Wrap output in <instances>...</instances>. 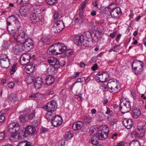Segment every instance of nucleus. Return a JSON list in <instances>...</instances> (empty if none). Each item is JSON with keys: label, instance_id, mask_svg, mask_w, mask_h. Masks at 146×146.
Segmentation results:
<instances>
[{"label": "nucleus", "instance_id": "5", "mask_svg": "<svg viewBox=\"0 0 146 146\" xmlns=\"http://www.w3.org/2000/svg\"><path fill=\"white\" fill-rule=\"evenodd\" d=\"M41 12L40 9H34L30 16V20L32 22L37 23L40 22H41Z\"/></svg>", "mask_w": 146, "mask_h": 146}, {"label": "nucleus", "instance_id": "7", "mask_svg": "<svg viewBox=\"0 0 146 146\" xmlns=\"http://www.w3.org/2000/svg\"><path fill=\"white\" fill-rule=\"evenodd\" d=\"M11 36L17 42L19 43L20 44L24 43V42L28 38L27 35L24 32H22L18 35V32L12 33Z\"/></svg>", "mask_w": 146, "mask_h": 146}, {"label": "nucleus", "instance_id": "12", "mask_svg": "<svg viewBox=\"0 0 146 146\" xmlns=\"http://www.w3.org/2000/svg\"><path fill=\"white\" fill-rule=\"evenodd\" d=\"M20 129V126L18 123L13 122L9 125L8 131L11 133H15L19 131Z\"/></svg>", "mask_w": 146, "mask_h": 146}, {"label": "nucleus", "instance_id": "29", "mask_svg": "<svg viewBox=\"0 0 146 146\" xmlns=\"http://www.w3.org/2000/svg\"><path fill=\"white\" fill-rule=\"evenodd\" d=\"M133 117L134 118H138L141 114V112L140 109H134L133 111Z\"/></svg>", "mask_w": 146, "mask_h": 146}, {"label": "nucleus", "instance_id": "41", "mask_svg": "<svg viewBox=\"0 0 146 146\" xmlns=\"http://www.w3.org/2000/svg\"><path fill=\"white\" fill-rule=\"evenodd\" d=\"M9 43V41H4L3 44L2 45L3 49L7 50L9 48L10 46Z\"/></svg>", "mask_w": 146, "mask_h": 146}, {"label": "nucleus", "instance_id": "17", "mask_svg": "<svg viewBox=\"0 0 146 146\" xmlns=\"http://www.w3.org/2000/svg\"><path fill=\"white\" fill-rule=\"evenodd\" d=\"M122 12L120 7L113 8L111 10L110 15L113 18H117L121 15Z\"/></svg>", "mask_w": 146, "mask_h": 146}, {"label": "nucleus", "instance_id": "16", "mask_svg": "<svg viewBox=\"0 0 146 146\" xmlns=\"http://www.w3.org/2000/svg\"><path fill=\"white\" fill-rule=\"evenodd\" d=\"M74 41L76 44L78 46H81L82 44H86L85 41L84 40V36L81 35H76L74 39Z\"/></svg>", "mask_w": 146, "mask_h": 146}, {"label": "nucleus", "instance_id": "19", "mask_svg": "<svg viewBox=\"0 0 146 146\" xmlns=\"http://www.w3.org/2000/svg\"><path fill=\"white\" fill-rule=\"evenodd\" d=\"M44 80V84L45 85L50 86L54 82L55 79L52 75H48L46 76Z\"/></svg>", "mask_w": 146, "mask_h": 146}, {"label": "nucleus", "instance_id": "3", "mask_svg": "<svg viewBox=\"0 0 146 146\" xmlns=\"http://www.w3.org/2000/svg\"><path fill=\"white\" fill-rule=\"evenodd\" d=\"M117 81L114 79L110 80L106 86L104 87L106 91H109L113 93L117 92L119 90L118 86L117 84Z\"/></svg>", "mask_w": 146, "mask_h": 146}, {"label": "nucleus", "instance_id": "62", "mask_svg": "<svg viewBox=\"0 0 146 146\" xmlns=\"http://www.w3.org/2000/svg\"><path fill=\"white\" fill-rule=\"evenodd\" d=\"M131 94L133 97V99L136 100L137 98V96L135 94L134 92H131Z\"/></svg>", "mask_w": 146, "mask_h": 146}, {"label": "nucleus", "instance_id": "34", "mask_svg": "<svg viewBox=\"0 0 146 146\" xmlns=\"http://www.w3.org/2000/svg\"><path fill=\"white\" fill-rule=\"evenodd\" d=\"M97 74L100 77H104V79H105V80L109 77V75L106 72H98Z\"/></svg>", "mask_w": 146, "mask_h": 146}, {"label": "nucleus", "instance_id": "63", "mask_svg": "<svg viewBox=\"0 0 146 146\" xmlns=\"http://www.w3.org/2000/svg\"><path fill=\"white\" fill-rule=\"evenodd\" d=\"M110 51L113 50L114 51L117 52L118 51V49H117V46H116L113 48L110 49Z\"/></svg>", "mask_w": 146, "mask_h": 146}, {"label": "nucleus", "instance_id": "48", "mask_svg": "<svg viewBox=\"0 0 146 146\" xmlns=\"http://www.w3.org/2000/svg\"><path fill=\"white\" fill-rule=\"evenodd\" d=\"M17 70L16 66L15 64H14L12 66V69L10 71V74L11 75L13 74Z\"/></svg>", "mask_w": 146, "mask_h": 146}, {"label": "nucleus", "instance_id": "38", "mask_svg": "<svg viewBox=\"0 0 146 146\" xmlns=\"http://www.w3.org/2000/svg\"><path fill=\"white\" fill-rule=\"evenodd\" d=\"M62 16L61 15L59 14L58 13L57 11H55L54 13L53 16L54 20H56V21L61 20L60 19Z\"/></svg>", "mask_w": 146, "mask_h": 146}, {"label": "nucleus", "instance_id": "11", "mask_svg": "<svg viewBox=\"0 0 146 146\" xmlns=\"http://www.w3.org/2000/svg\"><path fill=\"white\" fill-rule=\"evenodd\" d=\"M47 52L48 54L50 55L62 54L58 43L54 44V46H50L47 50Z\"/></svg>", "mask_w": 146, "mask_h": 146}, {"label": "nucleus", "instance_id": "27", "mask_svg": "<svg viewBox=\"0 0 146 146\" xmlns=\"http://www.w3.org/2000/svg\"><path fill=\"white\" fill-rule=\"evenodd\" d=\"M18 19L16 17L13 15H12L9 17L7 19V26H9L11 25V23L13 22H15Z\"/></svg>", "mask_w": 146, "mask_h": 146}, {"label": "nucleus", "instance_id": "36", "mask_svg": "<svg viewBox=\"0 0 146 146\" xmlns=\"http://www.w3.org/2000/svg\"><path fill=\"white\" fill-rule=\"evenodd\" d=\"M58 44L61 53H63L67 49L66 46L62 43H58Z\"/></svg>", "mask_w": 146, "mask_h": 146}, {"label": "nucleus", "instance_id": "53", "mask_svg": "<svg viewBox=\"0 0 146 146\" xmlns=\"http://www.w3.org/2000/svg\"><path fill=\"white\" fill-rule=\"evenodd\" d=\"M65 52V53L66 54V55L67 56L72 54L73 53V50L70 49L67 50H66Z\"/></svg>", "mask_w": 146, "mask_h": 146}, {"label": "nucleus", "instance_id": "57", "mask_svg": "<svg viewBox=\"0 0 146 146\" xmlns=\"http://www.w3.org/2000/svg\"><path fill=\"white\" fill-rule=\"evenodd\" d=\"M92 70L95 71L98 68V65L97 64H95L92 67Z\"/></svg>", "mask_w": 146, "mask_h": 146}, {"label": "nucleus", "instance_id": "56", "mask_svg": "<svg viewBox=\"0 0 146 146\" xmlns=\"http://www.w3.org/2000/svg\"><path fill=\"white\" fill-rule=\"evenodd\" d=\"M15 85L14 83L13 82H10L8 84V87L10 88H13Z\"/></svg>", "mask_w": 146, "mask_h": 146}, {"label": "nucleus", "instance_id": "44", "mask_svg": "<svg viewBox=\"0 0 146 146\" xmlns=\"http://www.w3.org/2000/svg\"><path fill=\"white\" fill-rule=\"evenodd\" d=\"M129 146H141L140 142L138 141H133L130 143Z\"/></svg>", "mask_w": 146, "mask_h": 146}, {"label": "nucleus", "instance_id": "60", "mask_svg": "<svg viewBox=\"0 0 146 146\" xmlns=\"http://www.w3.org/2000/svg\"><path fill=\"white\" fill-rule=\"evenodd\" d=\"M121 36V34H119L116 38V40L117 42H118Z\"/></svg>", "mask_w": 146, "mask_h": 146}, {"label": "nucleus", "instance_id": "49", "mask_svg": "<svg viewBox=\"0 0 146 146\" xmlns=\"http://www.w3.org/2000/svg\"><path fill=\"white\" fill-rule=\"evenodd\" d=\"M65 137L66 139L71 138L72 137V135L69 132L66 133L65 134Z\"/></svg>", "mask_w": 146, "mask_h": 146}, {"label": "nucleus", "instance_id": "2", "mask_svg": "<svg viewBox=\"0 0 146 146\" xmlns=\"http://www.w3.org/2000/svg\"><path fill=\"white\" fill-rule=\"evenodd\" d=\"M56 108V103L55 101H54L49 102L47 103V105L44 107L45 110L48 111L46 115V118L48 120H50V116L55 114V111Z\"/></svg>", "mask_w": 146, "mask_h": 146}, {"label": "nucleus", "instance_id": "24", "mask_svg": "<svg viewBox=\"0 0 146 146\" xmlns=\"http://www.w3.org/2000/svg\"><path fill=\"white\" fill-rule=\"evenodd\" d=\"M59 68L50 65L47 70V73L48 75L54 74L56 72L57 70Z\"/></svg>", "mask_w": 146, "mask_h": 146}, {"label": "nucleus", "instance_id": "9", "mask_svg": "<svg viewBox=\"0 0 146 146\" xmlns=\"http://www.w3.org/2000/svg\"><path fill=\"white\" fill-rule=\"evenodd\" d=\"M21 45L23 50L28 51L33 48V42L31 39L28 38Z\"/></svg>", "mask_w": 146, "mask_h": 146}, {"label": "nucleus", "instance_id": "35", "mask_svg": "<svg viewBox=\"0 0 146 146\" xmlns=\"http://www.w3.org/2000/svg\"><path fill=\"white\" fill-rule=\"evenodd\" d=\"M42 42L44 45L49 44L50 43L49 39L47 37H43L42 38L41 42H40V43Z\"/></svg>", "mask_w": 146, "mask_h": 146}, {"label": "nucleus", "instance_id": "22", "mask_svg": "<svg viewBox=\"0 0 146 146\" xmlns=\"http://www.w3.org/2000/svg\"><path fill=\"white\" fill-rule=\"evenodd\" d=\"M122 123L125 127L128 129H130L132 126V120L131 119L125 118L123 119Z\"/></svg>", "mask_w": 146, "mask_h": 146}, {"label": "nucleus", "instance_id": "58", "mask_svg": "<svg viewBox=\"0 0 146 146\" xmlns=\"http://www.w3.org/2000/svg\"><path fill=\"white\" fill-rule=\"evenodd\" d=\"M38 93H36V94H33L29 96V98H35L37 97V95Z\"/></svg>", "mask_w": 146, "mask_h": 146}, {"label": "nucleus", "instance_id": "51", "mask_svg": "<svg viewBox=\"0 0 146 146\" xmlns=\"http://www.w3.org/2000/svg\"><path fill=\"white\" fill-rule=\"evenodd\" d=\"M35 117V112H33L30 114L28 116V118L29 120H32L34 119Z\"/></svg>", "mask_w": 146, "mask_h": 146}, {"label": "nucleus", "instance_id": "30", "mask_svg": "<svg viewBox=\"0 0 146 146\" xmlns=\"http://www.w3.org/2000/svg\"><path fill=\"white\" fill-rule=\"evenodd\" d=\"M35 66L31 64L27 65L26 67V72L28 74L32 73L34 69Z\"/></svg>", "mask_w": 146, "mask_h": 146}, {"label": "nucleus", "instance_id": "25", "mask_svg": "<svg viewBox=\"0 0 146 146\" xmlns=\"http://www.w3.org/2000/svg\"><path fill=\"white\" fill-rule=\"evenodd\" d=\"M139 65H137V66H134V68H132L133 72L136 75L141 74L143 70V67L141 66L140 64Z\"/></svg>", "mask_w": 146, "mask_h": 146}, {"label": "nucleus", "instance_id": "28", "mask_svg": "<svg viewBox=\"0 0 146 146\" xmlns=\"http://www.w3.org/2000/svg\"><path fill=\"white\" fill-rule=\"evenodd\" d=\"M55 25L58 27L59 30L61 31L64 27L63 22L62 20H59L58 21H56L55 22Z\"/></svg>", "mask_w": 146, "mask_h": 146}, {"label": "nucleus", "instance_id": "37", "mask_svg": "<svg viewBox=\"0 0 146 146\" xmlns=\"http://www.w3.org/2000/svg\"><path fill=\"white\" fill-rule=\"evenodd\" d=\"M17 146H33V145L30 142L23 141L20 142Z\"/></svg>", "mask_w": 146, "mask_h": 146}, {"label": "nucleus", "instance_id": "1", "mask_svg": "<svg viewBox=\"0 0 146 146\" xmlns=\"http://www.w3.org/2000/svg\"><path fill=\"white\" fill-rule=\"evenodd\" d=\"M105 127L107 131H105L104 129L98 130L91 138V142L92 144L96 145L98 143V141L99 139L104 140L108 137L109 132L108 127V125H105Z\"/></svg>", "mask_w": 146, "mask_h": 146}, {"label": "nucleus", "instance_id": "18", "mask_svg": "<svg viewBox=\"0 0 146 146\" xmlns=\"http://www.w3.org/2000/svg\"><path fill=\"white\" fill-rule=\"evenodd\" d=\"M48 61L50 66L59 67H60V62L56 58L54 57L49 58Z\"/></svg>", "mask_w": 146, "mask_h": 146}, {"label": "nucleus", "instance_id": "32", "mask_svg": "<svg viewBox=\"0 0 146 146\" xmlns=\"http://www.w3.org/2000/svg\"><path fill=\"white\" fill-rule=\"evenodd\" d=\"M8 99L13 102H15L18 99L17 95L14 93L11 94L9 96Z\"/></svg>", "mask_w": 146, "mask_h": 146}, {"label": "nucleus", "instance_id": "40", "mask_svg": "<svg viewBox=\"0 0 146 146\" xmlns=\"http://www.w3.org/2000/svg\"><path fill=\"white\" fill-rule=\"evenodd\" d=\"M13 50L14 52L17 54H19V52L21 51L20 47L18 45H16L13 48Z\"/></svg>", "mask_w": 146, "mask_h": 146}, {"label": "nucleus", "instance_id": "4", "mask_svg": "<svg viewBox=\"0 0 146 146\" xmlns=\"http://www.w3.org/2000/svg\"><path fill=\"white\" fill-rule=\"evenodd\" d=\"M36 131L35 127L32 125H28L26 127L24 132H19V139H22L27 137L29 135L33 136L36 134Z\"/></svg>", "mask_w": 146, "mask_h": 146}, {"label": "nucleus", "instance_id": "64", "mask_svg": "<svg viewBox=\"0 0 146 146\" xmlns=\"http://www.w3.org/2000/svg\"><path fill=\"white\" fill-rule=\"evenodd\" d=\"M56 146H64V143H62V142H59Z\"/></svg>", "mask_w": 146, "mask_h": 146}, {"label": "nucleus", "instance_id": "23", "mask_svg": "<svg viewBox=\"0 0 146 146\" xmlns=\"http://www.w3.org/2000/svg\"><path fill=\"white\" fill-rule=\"evenodd\" d=\"M84 12L79 10V14H76L75 16L74 21L75 23L83 22L84 18L83 15Z\"/></svg>", "mask_w": 146, "mask_h": 146}, {"label": "nucleus", "instance_id": "55", "mask_svg": "<svg viewBox=\"0 0 146 146\" xmlns=\"http://www.w3.org/2000/svg\"><path fill=\"white\" fill-rule=\"evenodd\" d=\"M96 80L98 82H105V80H103L101 79V77L96 76Z\"/></svg>", "mask_w": 146, "mask_h": 146}, {"label": "nucleus", "instance_id": "46", "mask_svg": "<svg viewBox=\"0 0 146 146\" xmlns=\"http://www.w3.org/2000/svg\"><path fill=\"white\" fill-rule=\"evenodd\" d=\"M46 3L49 5H53L57 3L58 0H46Z\"/></svg>", "mask_w": 146, "mask_h": 146}, {"label": "nucleus", "instance_id": "26", "mask_svg": "<svg viewBox=\"0 0 146 146\" xmlns=\"http://www.w3.org/2000/svg\"><path fill=\"white\" fill-rule=\"evenodd\" d=\"M83 126V123L79 121L74 123L73 124L72 127L73 129L75 131L78 130L82 128Z\"/></svg>", "mask_w": 146, "mask_h": 146}, {"label": "nucleus", "instance_id": "50", "mask_svg": "<svg viewBox=\"0 0 146 146\" xmlns=\"http://www.w3.org/2000/svg\"><path fill=\"white\" fill-rule=\"evenodd\" d=\"M51 32L52 33H57L60 32V30H58V31H57L56 29V28H55V27L53 26L51 29Z\"/></svg>", "mask_w": 146, "mask_h": 146}, {"label": "nucleus", "instance_id": "47", "mask_svg": "<svg viewBox=\"0 0 146 146\" xmlns=\"http://www.w3.org/2000/svg\"><path fill=\"white\" fill-rule=\"evenodd\" d=\"M26 117L25 114L23 115H21L19 117V119L22 122H26Z\"/></svg>", "mask_w": 146, "mask_h": 146}, {"label": "nucleus", "instance_id": "43", "mask_svg": "<svg viewBox=\"0 0 146 146\" xmlns=\"http://www.w3.org/2000/svg\"><path fill=\"white\" fill-rule=\"evenodd\" d=\"M19 135H17V134L15 133H12V134L11 135L10 137V139L11 140L13 141H16L17 140V139H19Z\"/></svg>", "mask_w": 146, "mask_h": 146}, {"label": "nucleus", "instance_id": "45", "mask_svg": "<svg viewBox=\"0 0 146 146\" xmlns=\"http://www.w3.org/2000/svg\"><path fill=\"white\" fill-rule=\"evenodd\" d=\"M92 121V118L89 116H86L84 118V122L86 124H90Z\"/></svg>", "mask_w": 146, "mask_h": 146}, {"label": "nucleus", "instance_id": "15", "mask_svg": "<svg viewBox=\"0 0 146 146\" xmlns=\"http://www.w3.org/2000/svg\"><path fill=\"white\" fill-rule=\"evenodd\" d=\"M13 25L14 28L13 29H11L10 27L7 26V30L11 35H12V33H15V32H18V31L20 28V24L18 19L15 21Z\"/></svg>", "mask_w": 146, "mask_h": 146}, {"label": "nucleus", "instance_id": "14", "mask_svg": "<svg viewBox=\"0 0 146 146\" xmlns=\"http://www.w3.org/2000/svg\"><path fill=\"white\" fill-rule=\"evenodd\" d=\"M62 121V118L58 115H54L51 120L52 125L55 127H57L60 125Z\"/></svg>", "mask_w": 146, "mask_h": 146}, {"label": "nucleus", "instance_id": "54", "mask_svg": "<svg viewBox=\"0 0 146 146\" xmlns=\"http://www.w3.org/2000/svg\"><path fill=\"white\" fill-rule=\"evenodd\" d=\"M27 1L28 0H17V2L18 4H24L26 3Z\"/></svg>", "mask_w": 146, "mask_h": 146}, {"label": "nucleus", "instance_id": "20", "mask_svg": "<svg viewBox=\"0 0 146 146\" xmlns=\"http://www.w3.org/2000/svg\"><path fill=\"white\" fill-rule=\"evenodd\" d=\"M29 8V6L28 5L21 6L19 9V13L21 16L23 17H26Z\"/></svg>", "mask_w": 146, "mask_h": 146}, {"label": "nucleus", "instance_id": "6", "mask_svg": "<svg viewBox=\"0 0 146 146\" xmlns=\"http://www.w3.org/2000/svg\"><path fill=\"white\" fill-rule=\"evenodd\" d=\"M119 106L120 111L123 114L129 112L131 109L129 101L125 99L122 98L121 99Z\"/></svg>", "mask_w": 146, "mask_h": 146}, {"label": "nucleus", "instance_id": "59", "mask_svg": "<svg viewBox=\"0 0 146 146\" xmlns=\"http://www.w3.org/2000/svg\"><path fill=\"white\" fill-rule=\"evenodd\" d=\"M124 145L125 143L123 141H121L118 143L117 145V146H124Z\"/></svg>", "mask_w": 146, "mask_h": 146}, {"label": "nucleus", "instance_id": "13", "mask_svg": "<svg viewBox=\"0 0 146 146\" xmlns=\"http://www.w3.org/2000/svg\"><path fill=\"white\" fill-rule=\"evenodd\" d=\"M30 60V54L29 53H25L21 56L20 58V63L21 65L25 66L29 64Z\"/></svg>", "mask_w": 146, "mask_h": 146}, {"label": "nucleus", "instance_id": "21", "mask_svg": "<svg viewBox=\"0 0 146 146\" xmlns=\"http://www.w3.org/2000/svg\"><path fill=\"white\" fill-rule=\"evenodd\" d=\"M43 81L42 78L38 77L36 78L34 82V86L36 89H38L41 87Z\"/></svg>", "mask_w": 146, "mask_h": 146}, {"label": "nucleus", "instance_id": "42", "mask_svg": "<svg viewBox=\"0 0 146 146\" xmlns=\"http://www.w3.org/2000/svg\"><path fill=\"white\" fill-rule=\"evenodd\" d=\"M5 111L2 110L0 112V122H1L5 120Z\"/></svg>", "mask_w": 146, "mask_h": 146}, {"label": "nucleus", "instance_id": "10", "mask_svg": "<svg viewBox=\"0 0 146 146\" xmlns=\"http://www.w3.org/2000/svg\"><path fill=\"white\" fill-rule=\"evenodd\" d=\"M10 63V60L6 54H1L0 55V65L2 67L7 68Z\"/></svg>", "mask_w": 146, "mask_h": 146}, {"label": "nucleus", "instance_id": "39", "mask_svg": "<svg viewBox=\"0 0 146 146\" xmlns=\"http://www.w3.org/2000/svg\"><path fill=\"white\" fill-rule=\"evenodd\" d=\"M88 2V1L87 0H85L81 4L79 8V10L80 11L84 12V9L86 8V5Z\"/></svg>", "mask_w": 146, "mask_h": 146}, {"label": "nucleus", "instance_id": "33", "mask_svg": "<svg viewBox=\"0 0 146 146\" xmlns=\"http://www.w3.org/2000/svg\"><path fill=\"white\" fill-rule=\"evenodd\" d=\"M107 119H108L110 124L111 125H114L117 121L116 119L113 118L111 116H108L107 117Z\"/></svg>", "mask_w": 146, "mask_h": 146}, {"label": "nucleus", "instance_id": "8", "mask_svg": "<svg viewBox=\"0 0 146 146\" xmlns=\"http://www.w3.org/2000/svg\"><path fill=\"white\" fill-rule=\"evenodd\" d=\"M84 40L85 41L86 46H88L89 45L90 42L91 41L93 42L94 41L97 42L98 40V36H97L96 34H95L93 38L92 37V35L89 31H87L85 33L84 35Z\"/></svg>", "mask_w": 146, "mask_h": 146}, {"label": "nucleus", "instance_id": "31", "mask_svg": "<svg viewBox=\"0 0 146 146\" xmlns=\"http://www.w3.org/2000/svg\"><path fill=\"white\" fill-rule=\"evenodd\" d=\"M140 64L141 66L143 67L144 63L143 61L139 60H135L133 62L132 65V67L133 68L134 66H137V65L139 66Z\"/></svg>", "mask_w": 146, "mask_h": 146}, {"label": "nucleus", "instance_id": "52", "mask_svg": "<svg viewBox=\"0 0 146 146\" xmlns=\"http://www.w3.org/2000/svg\"><path fill=\"white\" fill-rule=\"evenodd\" d=\"M31 76L26 78V80L27 84H30L33 82V80Z\"/></svg>", "mask_w": 146, "mask_h": 146}, {"label": "nucleus", "instance_id": "61", "mask_svg": "<svg viewBox=\"0 0 146 146\" xmlns=\"http://www.w3.org/2000/svg\"><path fill=\"white\" fill-rule=\"evenodd\" d=\"M4 137V134L3 133H0V140H2Z\"/></svg>", "mask_w": 146, "mask_h": 146}]
</instances>
